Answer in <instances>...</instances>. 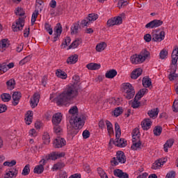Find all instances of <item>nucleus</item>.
<instances>
[{"instance_id":"f257e3e1","label":"nucleus","mask_w":178,"mask_h":178,"mask_svg":"<svg viewBox=\"0 0 178 178\" xmlns=\"http://www.w3.org/2000/svg\"><path fill=\"white\" fill-rule=\"evenodd\" d=\"M79 92L74 85L67 86L65 90L56 98L57 105H65L70 99L77 97Z\"/></svg>"},{"instance_id":"f03ea898","label":"nucleus","mask_w":178,"mask_h":178,"mask_svg":"<svg viewBox=\"0 0 178 178\" xmlns=\"http://www.w3.org/2000/svg\"><path fill=\"white\" fill-rule=\"evenodd\" d=\"M172 63L170 65L171 72L168 75V79L170 81H173V80H176L177 79L178 75L175 73L176 70H177V60H178V47H176L172 53Z\"/></svg>"},{"instance_id":"7ed1b4c3","label":"nucleus","mask_w":178,"mask_h":178,"mask_svg":"<svg viewBox=\"0 0 178 178\" xmlns=\"http://www.w3.org/2000/svg\"><path fill=\"white\" fill-rule=\"evenodd\" d=\"M122 91L124 92V96L127 99L134 98L136 90H134V87H133V85L130 83H122Z\"/></svg>"},{"instance_id":"20e7f679","label":"nucleus","mask_w":178,"mask_h":178,"mask_svg":"<svg viewBox=\"0 0 178 178\" xmlns=\"http://www.w3.org/2000/svg\"><path fill=\"white\" fill-rule=\"evenodd\" d=\"M147 92H148V89L147 88L140 89L138 92L134 97V100L131 104V106L134 109H137V108H140L141 103L138 102V99H141V98H143V97H144V95H145Z\"/></svg>"},{"instance_id":"39448f33","label":"nucleus","mask_w":178,"mask_h":178,"mask_svg":"<svg viewBox=\"0 0 178 178\" xmlns=\"http://www.w3.org/2000/svg\"><path fill=\"white\" fill-rule=\"evenodd\" d=\"M115 130L117 140V147H120L121 148L126 147V145H127V141H126L124 138H120L122 134V130L120 129V126L118 122L115 124Z\"/></svg>"},{"instance_id":"423d86ee","label":"nucleus","mask_w":178,"mask_h":178,"mask_svg":"<svg viewBox=\"0 0 178 178\" xmlns=\"http://www.w3.org/2000/svg\"><path fill=\"white\" fill-rule=\"evenodd\" d=\"M126 19V14L124 13H121L119 16L111 18L107 21V26L112 27L113 26H119L123 23V19Z\"/></svg>"},{"instance_id":"0eeeda50","label":"nucleus","mask_w":178,"mask_h":178,"mask_svg":"<svg viewBox=\"0 0 178 178\" xmlns=\"http://www.w3.org/2000/svg\"><path fill=\"white\" fill-rule=\"evenodd\" d=\"M112 166H118L119 163H126V156L122 151L117 152V156L113 157L111 161Z\"/></svg>"},{"instance_id":"6e6552de","label":"nucleus","mask_w":178,"mask_h":178,"mask_svg":"<svg viewBox=\"0 0 178 178\" xmlns=\"http://www.w3.org/2000/svg\"><path fill=\"white\" fill-rule=\"evenodd\" d=\"M70 123L74 129H82L84 126V121L80 117L71 116Z\"/></svg>"},{"instance_id":"1a4fd4ad","label":"nucleus","mask_w":178,"mask_h":178,"mask_svg":"<svg viewBox=\"0 0 178 178\" xmlns=\"http://www.w3.org/2000/svg\"><path fill=\"white\" fill-rule=\"evenodd\" d=\"M98 19L97 14H89L88 17H86L84 19H83L81 22V25L83 27H87L90 25L92 22H95Z\"/></svg>"},{"instance_id":"9d476101","label":"nucleus","mask_w":178,"mask_h":178,"mask_svg":"<svg viewBox=\"0 0 178 178\" xmlns=\"http://www.w3.org/2000/svg\"><path fill=\"white\" fill-rule=\"evenodd\" d=\"M23 27H24V18L23 17H19L16 20L15 24L12 25L13 31H20V30H23Z\"/></svg>"},{"instance_id":"9b49d317","label":"nucleus","mask_w":178,"mask_h":178,"mask_svg":"<svg viewBox=\"0 0 178 178\" xmlns=\"http://www.w3.org/2000/svg\"><path fill=\"white\" fill-rule=\"evenodd\" d=\"M152 41L154 42H161L165 40V31H161L159 33L153 32L152 34Z\"/></svg>"},{"instance_id":"f8f14e48","label":"nucleus","mask_w":178,"mask_h":178,"mask_svg":"<svg viewBox=\"0 0 178 178\" xmlns=\"http://www.w3.org/2000/svg\"><path fill=\"white\" fill-rule=\"evenodd\" d=\"M163 24V22L161 19H154L145 25V29H156Z\"/></svg>"},{"instance_id":"ddd939ff","label":"nucleus","mask_w":178,"mask_h":178,"mask_svg":"<svg viewBox=\"0 0 178 178\" xmlns=\"http://www.w3.org/2000/svg\"><path fill=\"white\" fill-rule=\"evenodd\" d=\"M53 145L54 148H62L63 147H65L66 145V140L63 138L57 137Z\"/></svg>"},{"instance_id":"4468645a","label":"nucleus","mask_w":178,"mask_h":178,"mask_svg":"<svg viewBox=\"0 0 178 178\" xmlns=\"http://www.w3.org/2000/svg\"><path fill=\"white\" fill-rule=\"evenodd\" d=\"M40 165H38L33 169V172L37 175H41L44 172V166L45 165V159H42L40 161Z\"/></svg>"},{"instance_id":"2eb2a0df","label":"nucleus","mask_w":178,"mask_h":178,"mask_svg":"<svg viewBox=\"0 0 178 178\" xmlns=\"http://www.w3.org/2000/svg\"><path fill=\"white\" fill-rule=\"evenodd\" d=\"M17 176V169L15 168H10L6 171L4 178H16Z\"/></svg>"},{"instance_id":"dca6fc26","label":"nucleus","mask_w":178,"mask_h":178,"mask_svg":"<svg viewBox=\"0 0 178 178\" xmlns=\"http://www.w3.org/2000/svg\"><path fill=\"white\" fill-rule=\"evenodd\" d=\"M13 105L16 106V105L19 104L20 102V98H22V92H14L13 94Z\"/></svg>"},{"instance_id":"f3484780","label":"nucleus","mask_w":178,"mask_h":178,"mask_svg":"<svg viewBox=\"0 0 178 178\" xmlns=\"http://www.w3.org/2000/svg\"><path fill=\"white\" fill-rule=\"evenodd\" d=\"M38 102H40V95L38 93H35L30 100L31 108H35V106L38 105Z\"/></svg>"},{"instance_id":"a211bd4d","label":"nucleus","mask_w":178,"mask_h":178,"mask_svg":"<svg viewBox=\"0 0 178 178\" xmlns=\"http://www.w3.org/2000/svg\"><path fill=\"white\" fill-rule=\"evenodd\" d=\"M141 126L143 130H149L152 126V121L149 118H146L142 122Z\"/></svg>"},{"instance_id":"6ab92c4d","label":"nucleus","mask_w":178,"mask_h":178,"mask_svg":"<svg viewBox=\"0 0 178 178\" xmlns=\"http://www.w3.org/2000/svg\"><path fill=\"white\" fill-rule=\"evenodd\" d=\"M114 176L119 178H129V174L127 172H123V171L120 169H115L113 171Z\"/></svg>"},{"instance_id":"aec40b11","label":"nucleus","mask_w":178,"mask_h":178,"mask_svg":"<svg viewBox=\"0 0 178 178\" xmlns=\"http://www.w3.org/2000/svg\"><path fill=\"white\" fill-rule=\"evenodd\" d=\"M141 74H143V69L137 68L131 74V78L136 80V79H138Z\"/></svg>"},{"instance_id":"412c9836","label":"nucleus","mask_w":178,"mask_h":178,"mask_svg":"<svg viewBox=\"0 0 178 178\" xmlns=\"http://www.w3.org/2000/svg\"><path fill=\"white\" fill-rule=\"evenodd\" d=\"M62 122V114L60 113H56L53 115V124H59Z\"/></svg>"},{"instance_id":"4be33fe9","label":"nucleus","mask_w":178,"mask_h":178,"mask_svg":"<svg viewBox=\"0 0 178 178\" xmlns=\"http://www.w3.org/2000/svg\"><path fill=\"white\" fill-rule=\"evenodd\" d=\"M131 62L134 65H138L139 63H143V61L140 57V54H134L132 56H131Z\"/></svg>"},{"instance_id":"5701e85b","label":"nucleus","mask_w":178,"mask_h":178,"mask_svg":"<svg viewBox=\"0 0 178 178\" xmlns=\"http://www.w3.org/2000/svg\"><path fill=\"white\" fill-rule=\"evenodd\" d=\"M159 113V109H158V108H152L147 112L148 116H149V118H151L152 119H156V118H158Z\"/></svg>"},{"instance_id":"b1692460","label":"nucleus","mask_w":178,"mask_h":178,"mask_svg":"<svg viewBox=\"0 0 178 178\" xmlns=\"http://www.w3.org/2000/svg\"><path fill=\"white\" fill-rule=\"evenodd\" d=\"M78 60H79V56L74 54L73 56H70L67 59V63L68 65H74V63H76Z\"/></svg>"},{"instance_id":"393cba45","label":"nucleus","mask_w":178,"mask_h":178,"mask_svg":"<svg viewBox=\"0 0 178 178\" xmlns=\"http://www.w3.org/2000/svg\"><path fill=\"white\" fill-rule=\"evenodd\" d=\"M118 74V71L115 70H110L106 72L105 76L106 79H113Z\"/></svg>"},{"instance_id":"a878e982","label":"nucleus","mask_w":178,"mask_h":178,"mask_svg":"<svg viewBox=\"0 0 178 178\" xmlns=\"http://www.w3.org/2000/svg\"><path fill=\"white\" fill-rule=\"evenodd\" d=\"M87 69L88 70H98V69H101V65L98 63H90L86 65Z\"/></svg>"},{"instance_id":"bb28decb","label":"nucleus","mask_w":178,"mask_h":178,"mask_svg":"<svg viewBox=\"0 0 178 178\" xmlns=\"http://www.w3.org/2000/svg\"><path fill=\"white\" fill-rule=\"evenodd\" d=\"M9 47V40L8 39H3L0 42V49L5 51Z\"/></svg>"},{"instance_id":"cd10ccee","label":"nucleus","mask_w":178,"mask_h":178,"mask_svg":"<svg viewBox=\"0 0 178 178\" xmlns=\"http://www.w3.org/2000/svg\"><path fill=\"white\" fill-rule=\"evenodd\" d=\"M25 122L26 124L30 125L33 122V112L28 111L25 116Z\"/></svg>"},{"instance_id":"c85d7f7f","label":"nucleus","mask_w":178,"mask_h":178,"mask_svg":"<svg viewBox=\"0 0 178 178\" xmlns=\"http://www.w3.org/2000/svg\"><path fill=\"white\" fill-rule=\"evenodd\" d=\"M149 51H147V49H143L139 54L140 59H142L143 62H145L147 58L149 57Z\"/></svg>"},{"instance_id":"c756f323","label":"nucleus","mask_w":178,"mask_h":178,"mask_svg":"<svg viewBox=\"0 0 178 178\" xmlns=\"http://www.w3.org/2000/svg\"><path fill=\"white\" fill-rule=\"evenodd\" d=\"M143 86L145 88H148L152 86V82L149 78H143L142 80Z\"/></svg>"},{"instance_id":"7c9ffc66","label":"nucleus","mask_w":178,"mask_h":178,"mask_svg":"<svg viewBox=\"0 0 178 178\" xmlns=\"http://www.w3.org/2000/svg\"><path fill=\"white\" fill-rule=\"evenodd\" d=\"M56 74L57 77H60V79H67V74L64 71H62V70H57L56 72Z\"/></svg>"},{"instance_id":"2f4dec72","label":"nucleus","mask_w":178,"mask_h":178,"mask_svg":"<svg viewBox=\"0 0 178 178\" xmlns=\"http://www.w3.org/2000/svg\"><path fill=\"white\" fill-rule=\"evenodd\" d=\"M81 42H83V41L81 40V39H76V40L69 46V49H71V48H72L73 49H75V48H77V47H79V45H80V44H81Z\"/></svg>"},{"instance_id":"473e14b6","label":"nucleus","mask_w":178,"mask_h":178,"mask_svg":"<svg viewBox=\"0 0 178 178\" xmlns=\"http://www.w3.org/2000/svg\"><path fill=\"white\" fill-rule=\"evenodd\" d=\"M79 22L73 24L71 27V34H77L79 33Z\"/></svg>"},{"instance_id":"72a5a7b5","label":"nucleus","mask_w":178,"mask_h":178,"mask_svg":"<svg viewBox=\"0 0 178 178\" xmlns=\"http://www.w3.org/2000/svg\"><path fill=\"white\" fill-rule=\"evenodd\" d=\"M16 85V82L15 81V79H10L6 82V86L8 90H13L15 88V86Z\"/></svg>"},{"instance_id":"f704fd0d","label":"nucleus","mask_w":178,"mask_h":178,"mask_svg":"<svg viewBox=\"0 0 178 178\" xmlns=\"http://www.w3.org/2000/svg\"><path fill=\"white\" fill-rule=\"evenodd\" d=\"M1 98L3 102H9L12 99V96L8 93H3L1 95Z\"/></svg>"},{"instance_id":"c9c22d12","label":"nucleus","mask_w":178,"mask_h":178,"mask_svg":"<svg viewBox=\"0 0 178 178\" xmlns=\"http://www.w3.org/2000/svg\"><path fill=\"white\" fill-rule=\"evenodd\" d=\"M54 34L60 35L62 34V26L60 23L57 24L56 27L54 29Z\"/></svg>"},{"instance_id":"e433bc0d","label":"nucleus","mask_w":178,"mask_h":178,"mask_svg":"<svg viewBox=\"0 0 178 178\" xmlns=\"http://www.w3.org/2000/svg\"><path fill=\"white\" fill-rule=\"evenodd\" d=\"M45 159L46 161H49V159L56 161V159H58V154H56V152L51 153L48 156H46Z\"/></svg>"},{"instance_id":"4c0bfd02","label":"nucleus","mask_w":178,"mask_h":178,"mask_svg":"<svg viewBox=\"0 0 178 178\" xmlns=\"http://www.w3.org/2000/svg\"><path fill=\"white\" fill-rule=\"evenodd\" d=\"M173 140H169L164 144L163 148L165 152H168V148H171V147L173 145Z\"/></svg>"},{"instance_id":"58836bf2","label":"nucleus","mask_w":178,"mask_h":178,"mask_svg":"<svg viewBox=\"0 0 178 178\" xmlns=\"http://www.w3.org/2000/svg\"><path fill=\"white\" fill-rule=\"evenodd\" d=\"M106 126L107 127L108 133L112 134V133H113V125H112V123H111L109 120H106Z\"/></svg>"},{"instance_id":"ea45409f","label":"nucleus","mask_w":178,"mask_h":178,"mask_svg":"<svg viewBox=\"0 0 178 178\" xmlns=\"http://www.w3.org/2000/svg\"><path fill=\"white\" fill-rule=\"evenodd\" d=\"M79 112V109L77 108V106H74L69 110L70 115H72L71 116H77V113Z\"/></svg>"},{"instance_id":"a19ab883","label":"nucleus","mask_w":178,"mask_h":178,"mask_svg":"<svg viewBox=\"0 0 178 178\" xmlns=\"http://www.w3.org/2000/svg\"><path fill=\"white\" fill-rule=\"evenodd\" d=\"M105 48H106V43L102 42L96 46V51H97V52H102Z\"/></svg>"},{"instance_id":"79ce46f5","label":"nucleus","mask_w":178,"mask_h":178,"mask_svg":"<svg viewBox=\"0 0 178 178\" xmlns=\"http://www.w3.org/2000/svg\"><path fill=\"white\" fill-rule=\"evenodd\" d=\"M131 148L134 151H137V149H141V142L133 143Z\"/></svg>"},{"instance_id":"37998d69","label":"nucleus","mask_w":178,"mask_h":178,"mask_svg":"<svg viewBox=\"0 0 178 178\" xmlns=\"http://www.w3.org/2000/svg\"><path fill=\"white\" fill-rule=\"evenodd\" d=\"M29 174H30V165L27 164L24 166V168L22 170V175L23 176H27Z\"/></svg>"},{"instance_id":"c03bdc74","label":"nucleus","mask_w":178,"mask_h":178,"mask_svg":"<svg viewBox=\"0 0 178 178\" xmlns=\"http://www.w3.org/2000/svg\"><path fill=\"white\" fill-rule=\"evenodd\" d=\"M54 133L57 136H60V134H62V128H60L59 124H54Z\"/></svg>"},{"instance_id":"a18cd8bd","label":"nucleus","mask_w":178,"mask_h":178,"mask_svg":"<svg viewBox=\"0 0 178 178\" xmlns=\"http://www.w3.org/2000/svg\"><path fill=\"white\" fill-rule=\"evenodd\" d=\"M63 168H65V163L60 162L54 164L53 166V169H54V170H59L60 169H63Z\"/></svg>"},{"instance_id":"49530a36","label":"nucleus","mask_w":178,"mask_h":178,"mask_svg":"<svg viewBox=\"0 0 178 178\" xmlns=\"http://www.w3.org/2000/svg\"><path fill=\"white\" fill-rule=\"evenodd\" d=\"M30 60H31V56H27L19 61V65L23 66V65H26V63H27V62H30Z\"/></svg>"},{"instance_id":"de8ad7c7","label":"nucleus","mask_w":178,"mask_h":178,"mask_svg":"<svg viewBox=\"0 0 178 178\" xmlns=\"http://www.w3.org/2000/svg\"><path fill=\"white\" fill-rule=\"evenodd\" d=\"M154 136H161L162 134V127H156L153 130Z\"/></svg>"},{"instance_id":"09e8293b","label":"nucleus","mask_w":178,"mask_h":178,"mask_svg":"<svg viewBox=\"0 0 178 178\" xmlns=\"http://www.w3.org/2000/svg\"><path fill=\"white\" fill-rule=\"evenodd\" d=\"M123 113V108L122 107H118L114 110V116L118 118V116H120Z\"/></svg>"},{"instance_id":"8fccbe9b","label":"nucleus","mask_w":178,"mask_h":178,"mask_svg":"<svg viewBox=\"0 0 178 178\" xmlns=\"http://www.w3.org/2000/svg\"><path fill=\"white\" fill-rule=\"evenodd\" d=\"M43 140H44V144H49L51 143V139L49 137V134L44 133L42 137Z\"/></svg>"},{"instance_id":"3c124183","label":"nucleus","mask_w":178,"mask_h":178,"mask_svg":"<svg viewBox=\"0 0 178 178\" xmlns=\"http://www.w3.org/2000/svg\"><path fill=\"white\" fill-rule=\"evenodd\" d=\"M15 13L17 16H24V10L22 8H16Z\"/></svg>"},{"instance_id":"603ef678","label":"nucleus","mask_w":178,"mask_h":178,"mask_svg":"<svg viewBox=\"0 0 178 178\" xmlns=\"http://www.w3.org/2000/svg\"><path fill=\"white\" fill-rule=\"evenodd\" d=\"M160 166H162V163L159 162V160H158L153 163L152 169L156 170L157 169H159Z\"/></svg>"},{"instance_id":"864d4df0","label":"nucleus","mask_w":178,"mask_h":178,"mask_svg":"<svg viewBox=\"0 0 178 178\" xmlns=\"http://www.w3.org/2000/svg\"><path fill=\"white\" fill-rule=\"evenodd\" d=\"M38 16V10H35L34 13L32 14L31 17V24H34L35 23V20H37V17Z\"/></svg>"},{"instance_id":"5fc2aeb1","label":"nucleus","mask_w":178,"mask_h":178,"mask_svg":"<svg viewBox=\"0 0 178 178\" xmlns=\"http://www.w3.org/2000/svg\"><path fill=\"white\" fill-rule=\"evenodd\" d=\"M45 30L49 33L50 35H52L54 31L52 30V27H51V25L49 24H44Z\"/></svg>"},{"instance_id":"6e6d98bb","label":"nucleus","mask_w":178,"mask_h":178,"mask_svg":"<svg viewBox=\"0 0 178 178\" xmlns=\"http://www.w3.org/2000/svg\"><path fill=\"white\" fill-rule=\"evenodd\" d=\"M16 165V160H12L11 161H5L3 163V166H9L10 168L12 166H15Z\"/></svg>"},{"instance_id":"4d7b16f0","label":"nucleus","mask_w":178,"mask_h":178,"mask_svg":"<svg viewBox=\"0 0 178 178\" xmlns=\"http://www.w3.org/2000/svg\"><path fill=\"white\" fill-rule=\"evenodd\" d=\"M168 51L167 50H165V49H163L161 52H160V54H159V56H160V58L161 59H165L166 58V56H168Z\"/></svg>"},{"instance_id":"13d9d810","label":"nucleus","mask_w":178,"mask_h":178,"mask_svg":"<svg viewBox=\"0 0 178 178\" xmlns=\"http://www.w3.org/2000/svg\"><path fill=\"white\" fill-rule=\"evenodd\" d=\"M127 1H124V0H120L118 3V8H123V6H126V5H127Z\"/></svg>"},{"instance_id":"bf43d9fd","label":"nucleus","mask_w":178,"mask_h":178,"mask_svg":"<svg viewBox=\"0 0 178 178\" xmlns=\"http://www.w3.org/2000/svg\"><path fill=\"white\" fill-rule=\"evenodd\" d=\"M141 143L140 135L132 136V143Z\"/></svg>"},{"instance_id":"052dcab7","label":"nucleus","mask_w":178,"mask_h":178,"mask_svg":"<svg viewBox=\"0 0 178 178\" xmlns=\"http://www.w3.org/2000/svg\"><path fill=\"white\" fill-rule=\"evenodd\" d=\"M8 72V67L6 65L3 64L0 65V73H6Z\"/></svg>"},{"instance_id":"680f3d73","label":"nucleus","mask_w":178,"mask_h":178,"mask_svg":"<svg viewBox=\"0 0 178 178\" xmlns=\"http://www.w3.org/2000/svg\"><path fill=\"white\" fill-rule=\"evenodd\" d=\"M83 138L87 140V138H90V131L87 129L84 130L82 134Z\"/></svg>"},{"instance_id":"e2e57ef3","label":"nucleus","mask_w":178,"mask_h":178,"mask_svg":"<svg viewBox=\"0 0 178 178\" xmlns=\"http://www.w3.org/2000/svg\"><path fill=\"white\" fill-rule=\"evenodd\" d=\"M144 40L146 41V42H149L151 40L152 41V36L149 33H147L145 35Z\"/></svg>"},{"instance_id":"0e129e2a","label":"nucleus","mask_w":178,"mask_h":178,"mask_svg":"<svg viewBox=\"0 0 178 178\" xmlns=\"http://www.w3.org/2000/svg\"><path fill=\"white\" fill-rule=\"evenodd\" d=\"M8 110V106L5 104H0V113H3Z\"/></svg>"},{"instance_id":"69168bd1","label":"nucleus","mask_w":178,"mask_h":178,"mask_svg":"<svg viewBox=\"0 0 178 178\" xmlns=\"http://www.w3.org/2000/svg\"><path fill=\"white\" fill-rule=\"evenodd\" d=\"M172 111L173 112H178V101H175L172 105Z\"/></svg>"},{"instance_id":"338daca9","label":"nucleus","mask_w":178,"mask_h":178,"mask_svg":"<svg viewBox=\"0 0 178 178\" xmlns=\"http://www.w3.org/2000/svg\"><path fill=\"white\" fill-rule=\"evenodd\" d=\"M30 35V28H26L24 31V37L25 38H29V35Z\"/></svg>"},{"instance_id":"774afa93","label":"nucleus","mask_w":178,"mask_h":178,"mask_svg":"<svg viewBox=\"0 0 178 178\" xmlns=\"http://www.w3.org/2000/svg\"><path fill=\"white\" fill-rule=\"evenodd\" d=\"M176 172L175 171H170L168 172L165 177V178H175Z\"/></svg>"}]
</instances>
